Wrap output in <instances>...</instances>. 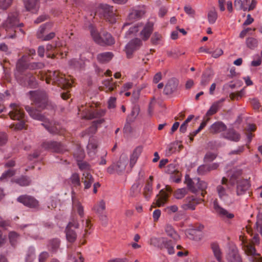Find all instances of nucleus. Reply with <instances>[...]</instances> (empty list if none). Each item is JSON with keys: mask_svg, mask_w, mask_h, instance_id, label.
Returning a JSON list of instances; mask_svg holds the SVG:
<instances>
[{"mask_svg": "<svg viewBox=\"0 0 262 262\" xmlns=\"http://www.w3.org/2000/svg\"><path fill=\"white\" fill-rule=\"evenodd\" d=\"M143 150V147L141 146L137 147L133 151L132 154L130 157L129 165L131 167H133L137 162V161L141 155Z\"/></svg>", "mask_w": 262, "mask_h": 262, "instance_id": "obj_32", "label": "nucleus"}, {"mask_svg": "<svg viewBox=\"0 0 262 262\" xmlns=\"http://www.w3.org/2000/svg\"><path fill=\"white\" fill-rule=\"evenodd\" d=\"M18 16V13L16 12L9 13L7 19L3 23V27L9 38H14L19 33L21 35L25 34L24 31L21 29L23 24L19 23Z\"/></svg>", "mask_w": 262, "mask_h": 262, "instance_id": "obj_2", "label": "nucleus"}, {"mask_svg": "<svg viewBox=\"0 0 262 262\" xmlns=\"http://www.w3.org/2000/svg\"><path fill=\"white\" fill-rule=\"evenodd\" d=\"M247 47L251 49H254L258 46V42L257 39L250 37L247 38L246 41Z\"/></svg>", "mask_w": 262, "mask_h": 262, "instance_id": "obj_48", "label": "nucleus"}, {"mask_svg": "<svg viewBox=\"0 0 262 262\" xmlns=\"http://www.w3.org/2000/svg\"><path fill=\"white\" fill-rule=\"evenodd\" d=\"M35 258V249L33 248H30L27 252L26 260L27 262H32Z\"/></svg>", "mask_w": 262, "mask_h": 262, "instance_id": "obj_55", "label": "nucleus"}, {"mask_svg": "<svg viewBox=\"0 0 262 262\" xmlns=\"http://www.w3.org/2000/svg\"><path fill=\"white\" fill-rule=\"evenodd\" d=\"M52 24L51 23H47L41 25L37 32V37L39 39L43 38L46 29L47 28H50Z\"/></svg>", "mask_w": 262, "mask_h": 262, "instance_id": "obj_47", "label": "nucleus"}, {"mask_svg": "<svg viewBox=\"0 0 262 262\" xmlns=\"http://www.w3.org/2000/svg\"><path fill=\"white\" fill-rule=\"evenodd\" d=\"M241 172H239L237 174H233L229 179V184L231 186H233L235 184L236 186V193L237 195H241L246 193L250 186L249 182L247 179H241L239 175Z\"/></svg>", "mask_w": 262, "mask_h": 262, "instance_id": "obj_7", "label": "nucleus"}, {"mask_svg": "<svg viewBox=\"0 0 262 262\" xmlns=\"http://www.w3.org/2000/svg\"><path fill=\"white\" fill-rule=\"evenodd\" d=\"M153 31V24L150 22L147 23L141 31L140 34L143 40H147L150 36Z\"/></svg>", "mask_w": 262, "mask_h": 262, "instance_id": "obj_33", "label": "nucleus"}, {"mask_svg": "<svg viewBox=\"0 0 262 262\" xmlns=\"http://www.w3.org/2000/svg\"><path fill=\"white\" fill-rule=\"evenodd\" d=\"M17 201L30 208H36L38 206V201L30 195H21L17 198Z\"/></svg>", "mask_w": 262, "mask_h": 262, "instance_id": "obj_19", "label": "nucleus"}, {"mask_svg": "<svg viewBox=\"0 0 262 262\" xmlns=\"http://www.w3.org/2000/svg\"><path fill=\"white\" fill-rule=\"evenodd\" d=\"M223 137L225 139L230 141L237 142L240 139V135L233 129H230L227 132L223 134Z\"/></svg>", "mask_w": 262, "mask_h": 262, "instance_id": "obj_34", "label": "nucleus"}, {"mask_svg": "<svg viewBox=\"0 0 262 262\" xmlns=\"http://www.w3.org/2000/svg\"><path fill=\"white\" fill-rule=\"evenodd\" d=\"M227 259L228 262H242L237 250L236 249L231 250L228 254Z\"/></svg>", "mask_w": 262, "mask_h": 262, "instance_id": "obj_36", "label": "nucleus"}, {"mask_svg": "<svg viewBox=\"0 0 262 262\" xmlns=\"http://www.w3.org/2000/svg\"><path fill=\"white\" fill-rule=\"evenodd\" d=\"M97 148V145L95 141L90 140L87 145V149L88 154L90 155H94L96 152V150Z\"/></svg>", "mask_w": 262, "mask_h": 262, "instance_id": "obj_50", "label": "nucleus"}, {"mask_svg": "<svg viewBox=\"0 0 262 262\" xmlns=\"http://www.w3.org/2000/svg\"><path fill=\"white\" fill-rule=\"evenodd\" d=\"M90 32L94 41L101 46H111L115 43V39L111 34L103 31L99 33L95 28L90 26Z\"/></svg>", "mask_w": 262, "mask_h": 262, "instance_id": "obj_6", "label": "nucleus"}, {"mask_svg": "<svg viewBox=\"0 0 262 262\" xmlns=\"http://www.w3.org/2000/svg\"><path fill=\"white\" fill-rule=\"evenodd\" d=\"M46 81L47 83L56 84L63 89H68L72 86V80L65 78L64 75L58 71H49L46 75Z\"/></svg>", "mask_w": 262, "mask_h": 262, "instance_id": "obj_4", "label": "nucleus"}, {"mask_svg": "<svg viewBox=\"0 0 262 262\" xmlns=\"http://www.w3.org/2000/svg\"><path fill=\"white\" fill-rule=\"evenodd\" d=\"M209 172L207 164L202 165L198 168V172L199 174L204 175Z\"/></svg>", "mask_w": 262, "mask_h": 262, "instance_id": "obj_64", "label": "nucleus"}, {"mask_svg": "<svg viewBox=\"0 0 262 262\" xmlns=\"http://www.w3.org/2000/svg\"><path fill=\"white\" fill-rule=\"evenodd\" d=\"M257 2L256 0H252L249 6H246L242 0H234V5L238 10H243L244 11H250L255 9Z\"/></svg>", "mask_w": 262, "mask_h": 262, "instance_id": "obj_22", "label": "nucleus"}, {"mask_svg": "<svg viewBox=\"0 0 262 262\" xmlns=\"http://www.w3.org/2000/svg\"><path fill=\"white\" fill-rule=\"evenodd\" d=\"M74 156L79 161L83 159L84 157V152L83 149L79 145H76V148L73 153Z\"/></svg>", "mask_w": 262, "mask_h": 262, "instance_id": "obj_44", "label": "nucleus"}, {"mask_svg": "<svg viewBox=\"0 0 262 262\" xmlns=\"http://www.w3.org/2000/svg\"><path fill=\"white\" fill-rule=\"evenodd\" d=\"M114 56L113 54L110 52H106L98 54L97 59L101 63H105L110 61Z\"/></svg>", "mask_w": 262, "mask_h": 262, "instance_id": "obj_37", "label": "nucleus"}, {"mask_svg": "<svg viewBox=\"0 0 262 262\" xmlns=\"http://www.w3.org/2000/svg\"><path fill=\"white\" fill-rule=\"evenodd\" d=\"M104 17L111 23H114L116 21L117 15L116 10H114L113 6L108 5H104L102 6Z\"/></svg>", "mask_w": 262, "mask_h": 262, "instance_id": "obj_16", "label": "nucleus"}, {"mask_svg": "<svg viewBox=\"0 0 262 262\" xmlns=\"http://www.w3.org/2000/svg\"><path fill=\"white\" fill-rule=\"evenodd\" d=\"M172 191L171 188L168 185H166L164 189H161L155 199L156 205L158 207L163 206L167 202Z\"/></svg>", "mask_w": 262, "mask_h": 262, "instance_id": "obj_12", "label": "nucleus"}, {"mask_svg": "<svg viewBox=\"0 0 262 262\" xmlns=\"http://www.w3.org/2000/svg\"><path fill=\"white\" fill-rule=\"evenodd\" d=\"M15 77L17 82L23 86L34 88L37 84L34 73L30 71L23 73H16Z\"/></svg>", "mask_w": 262, "mask_h": 262, "instance_id": "obj_8", "label": "nucleus"}, {"mask_svg": "<svg viewBox=\"0 0 262 262\" xmlns=\"http://www.w3.org/2000/svg\"><path fill=\"white\" fill-rule=\"evenodd\" d=\"M164 230L167 235L171 238L174 242H177L179 239L180 236L171 225L166 224Z\"/></svg>", "mask_w": 262, "mask_h": 262, "instance_id": "obj_29", "label": "nucleus"}, {"mask_svg": "<svg viewBox=\"0 0 262 262\" xmlns=\"http://www.w3.org/2000/svg\"><path fill=\"white\" fill-rule=\"evenodd\" d=\"M16 183L21 186H28L30 183L29 179L26 177H22L16 180Z\"/></svg>", "mask_w": 262, "mask_h": 262, "instance_id": "obj_60", "label": "nucleus"}, {"mask_svg": "<svg viewBox=\"0 0 262 262\" xmlns=\"http://www.w3.org/2000/svg\"><path fill=\"white\" fill-rule=\"evenodd\" d=\"M25 7L27 10L35 13L39 8V0H24Z\"/></svg>", "mask_w": 262, "mask_h": 262, "instance_id": "obj_27", "label": "nucleus"}, {"mask_svg": "<svg viewBox=\"0 0 262 262\" xmlns=\"http://www.w3.org/2000/svg\"><path fill=\"white\" fill-rule=\"evenodd\" d=\"M127 163V156L122 155L116 163H113L107 168V172L110 174H113L115 172L119 174H121L125 170Z\"/></svg>", "mask_w": 262, "mask_h": 262, "instance_id": "obj_10", "label": "nucleus"}, {"mask_svg": "<svg viewBox=\"0 0 262 262\" xmlns=\"http://www.w3.org/2000/svg\"><path fill=\"white\" fill-rule=\"evenodd\" d=\"M243 247L245 254L248 256L249 261L262 262V257L251 244L245 243Z\"/></svg>", "mask_w": 262, "mask_h": 262, "instance_id": "obj_11", "label": "nucleus"}, {"mask_svg": "<svg viewBox=\"0 0 262 262\" xmlns=\"http://www.w3.org/2000/svg\"><path fill=\"white\" fill-rule=\"evenodd\" d=\"M15 174V171L12 169H9L4 172L0 177V180H3L13 176Z\"/></svg>", "mask_w": 262, "mask_h": 262, "instance_id": "obj_62", "label": "nucleus"}, {"mask_svg": "<svg viewBox=\"0 0 262 262\" xmlns=\"http://www.w3.org/2000/svg\"><path fill=\"white\" fill-rule=\"evenodd\" d=\"M19 237V235L14 231L10 232L9 234V238L11 245L14 246L16 243Z\"/></svg>", "mask_w": 262, "mask_h": 262, "instance_id": "obj_54", "label": "nucleus"}, {"mask_svg": "<svg viewBox=\"0 0 262 262\" xmlns=\"http://www.w3.org/2000/svg\"><path fill=\"white\" fill-rule=\"evenodd\" d=\"M226 98H223L219 100L215 101L210 106V108L206 113L207 116H212L217 112V111L221 108L223 105V102L225 101Z\"/></svg>", "mask_w": 262, "mask_h": 262, "instance_id": "obj_24", "label": "nucleus"}, {"mask_svg": "<svg viewBox=\"0 0 262 262\" xmlns=\"http://www.w3.org/2000/svg\"><path fill=\"white\" fill-rule=\"evenodd\" d=\"M213 209L215 213L223 220H228L234 217V214L229 212L228 210L222 207L217 201L213 202Z\"/></svg>", "mask_w": 262, "mask_h": 262, "instance_id": "obj_14", "label": "nucleus"}, {"mask_svg": "<svg viewBox=\"0 0 262 262\" xmlns=\"http://www.w3.org/2000/svg\"><path fill=\"white\" fill-rule=\"evenodd\" d=\"M69 63L71 68L74 69H82L84 66V62L81 59H72Z\"/></svg>", "mask_w": 262, "mask_h": 262, "instance_id": "obj_45", "label": "nucleus"}, {"mask_svg": "<svg viewBox=\"0 0 262 262\" xmlns=\"http://www.w3.org/2000/svg\"><path fill=\"white\" fill-rule=\"evenodd\" d=\"M213 77V75L211 74V72L210 71H206L204 72L201 78V80L200 82V84L202 86H205L207 85L210 81L212 79Z\"/></svg>", "mask_w": 262, "mask_h": 262, "instance_id": "obj_40", "label": "nucleus"}, {"mask_svg": "<svg viewBox=\"0 0 262 262\" xmlns=\"http://www.w3.org/2000/svg\"><path fill=\"white\" fill-rule=\"evenodd\" d=\"M195 180L194 181H192V180L189 178L186 177L185 178V183L186 184L189 189L193 192H196L197 191V189L194 186V185H195Z\"/></svg>", "mask_w": 262, "mask_h": 262, "instance_id": "obj_57", "label": "nucleus"}, {"mask_svg": "<svg viewBox=\"0 0 262 262\" xmlns=\"http://www.w3.org/2000/svg\"><path fill=\"white\" fill-rule=\"evenodd\" d=\"M60 241L58 239H53L50 241L48 247L53 251H56L59 247Z\"/></svg>", "mask_w": 262, "mask_h": 262, "instance_id": "obj_53", "label": "nucleus"}, {"mask_svg": "<svg viewBox=\"0 0 262 262\" xmlns=\"http://www.w3.org/2000/svg\"><path fill=\"white\" fill-rule=\"evenodd\" d=\"M103 119H99L93 121L92 125L86 130V133L90 135L95 134L97 129L98 125L104 122Z\"/></svg>", "mask_w": 262, "mask_h": 262, "instance_id": "obj_41", "label": "nucleus"}, {"mask_svg": "<svg viewBox=\"0 0 262 262\" xmlns=\"http://www.w3.org/2000/svg\"><path fill=\"white\" fill-rule=\"evenodd\" d=\"M153 180V177L150 176L149 178V180H148L146 182V185L144 189V195L145 198L148 200L152 194V182Z\"/></svg>", "mask_w": 262, "mask_h": 262, "instance_id": "obj_35", "label": "nucleus"}, {"mask_svg": "<svg viewBox=\"0 0 262 262\" xmlns=\"http://www.w3.org/2000/svg\"><path fill=\"white\" fill-rule=\"evenodd\" d=\"M202 201H203L202 198H196L194 196H189L185 199V203L182 207L185 210H194L195 206Z\"/></svg>", "mask_w": 262, "mask_h": 262, "instance_id": "obj_20", "label": "nucleus"}, {"mask_svg": "<svg viewBox=\"0 0 262 262\" xmlns=\"http://www.w3.org/2000/svg\"><path fill=\"white\" fill-rule=\"evenodd\" d=\"M32 101L36 108L27 105L25 106L26 111L31 118L42 121L41 125L51 134L64 135L66 130L61 127L58 123L50 122L45 116L40 113L41 110L46 108L48 99L46 92L43 91H32L30 92Z\"/></svg>", "mask_w": 262, "mask_h": 262, "instance_id": "obj_1", "label": "nucleus"}, {"mask_svg": "<svg viewBox=\"0 0 262 262\" xmlns=\"http://www.w3.org/2000/svg\"><path fill=\"white\" fill-rule=\"evenodd\" d=\"M102 84L103 86L100 88V90L106 93L112 92L116 88V83L113 82L112 78L104 80Z\"/></svg>", "mask_w": 262, "mask_h": 262, "instance_id": "obj_28", "label": "nucleus"}, {"mask_svg": "<svg viewBox=\"0 0 262 262\" xmlns=\"http://www.w3.org/2000/svg\"><path fill=\"white\" fill-rule=\"evenodd\" d=\"M145 13L143 8H138L132 10L128 16V19L130 21H134L140 18Z\"/></svg>", "mask_w": 262, "mask_h": 262, "instance_id": "obj_25", "label": "nucleus"}, {"mask_svg": "<svg viewBox=\"0 0 262 262\" xmlns=\"http://www.w3.org/2000/svg\"><path fill=\"white\" fill-rule=\"evenodd\" d=\"M179 81L176 78H171L167 81L164 89V93L166 95H170L174 93L177 89Z\"/></svg>", "mask_w": 262, "mask_h": 262, "instance_id": "obj_21", "label": "nucleus"}, {"mask_svg": "<svg viewBox=\"0 0 262 262\" xmlns=\"http://www.w3.org/2000/svg\"><path fill=\"white\" fill-rule=\"evenodd\" d=\"M186 192L187 191L185 188L178 189L174 192V195L176 199H180L185 196Z\"/></svg>", "mask_w": 262, "mask_h": 262, "instance_id": "obj_61", "label": "nucleus"}, {"mask_svg": "<svg viewBox=\"0 0 262 262\" xmlns=\"http://www.w3.org/2000/svg\"><path fill=\"white\" fill-rule=\"evenodd\" d=\"M94 210L98 214H103L105 209V203L103 200L98 202L94 207Z\"/></svg>", "mask_w": 262, "mask_h": 262, "instance_id": "obj_46", "label": "nucleus"}, {"mask_svg": "<svg viewBox=\"0 0 262 262\" xmlns=\"http://www.w3.org/2000/svg\"><path fill=\"white\" fill-rule=\"evenodd\" d=\"M81 117L87 119H92L103 116L105 112L102 110H98L90 105H81L78 108Z\"/></svg>", "mask_w": 262, "mask_h": 262, "instance_id": "obj_9", "label": "nucleus"}, {"mask_svg": "<svg viewBox=\"0 0 262 262\" xmlns=\"http://www.w3.org/2000/svg\"><path fill=\"white\" fill-rule=\"evenodd\" d=\"M27 55H23L20 59H19L16 63L17 73H23L26 71H29L28 65L27 62Z\"/></svg>", "mask_w": 262, "mask_h": 262, "instance_id": "obj_23", "label": "nucleus"}, {"mask_svg": "<svg viewBox=\"0 0 262 262\" xmlns=\"http://www.w3.org/2000/svg\"><path fill=\"white\" fill-rule=\"evenodd\" d=\"M72 202H73V209L77 212L78 214L81 217L84 215L83 208L77 200V199L72 195Z\"/></svg>", "mask_w": 262, "mask_h": 262, "instance_id": "obj_39", "label": "nucleus"}, {"mask_svg": "<svg viewBox=\"0 0 262 262\" xmlns=\"http://www.w3.org/2000/svg\"><path fill=\"white\" fill-rule=\"evenodd\" d=\"M159 241L161 243L160 247L161 249L163 248H166L169 254L174 253V247L171 240H167L165 237H162L159 239Z\"/></svg>", "mask_w": 262, "mask_h": 262, "instance_id": "obj_26", "label": "nucleus"}, {"mask_svg": "<svg viewBox=\"0 0 262 262\" xmlns=\"http://www.w3.org/2000/svg\"><path fill=\"white\" fill-rule=\"evenodd\" d=\"M142 42L139 38H135L128 42L125 47V51L128 58L132 57L133 52L138 49Z\"/></svg>", "mask_w": 262, "mask_h": 262, "instance_id": "obj_17", "label": "nucleus"}, {"mask_svg": "<svg viewBox=\"0 0 262 262\" xmlns=\"http://www.w3.org/2000/svg\"><path fill=\"white\" fill-rule=\"evenodd\" d=\"M11 110L9 113L10 118L14 120L19 121L16 124H12L10 125L11 128L15 130H21L25 128V115L22 107L18 104L11 103L10 104Z\"/></svg>", "mask_w": 262, "mask_h": 262, "instance_id": "obj_3", "label": "nucleus"}, {"mask_svg": "<svg viewBox=\"0 0 262 262\" xmlns=\"http://www.w3.org/2000/svg\"><path fill=\"white\" fill-rule=\"evenodd\" d=\"M45 66L43 63L41 62H32L29 63L28 65V70H34L36 69H42Z\"/></svg>", "mask_w": 262, "mask_h": 262, "instance_id": "obj_56", "label": "nucleus"}, {"mask_svg": "<svg viewBox=\"0 0 262 262\" xmlns=\"http://www.w3.org/2000/svg\"><path fill=\"white\" fill-rule=\"evenodd\" d=\"M176 164H169L166 168V172L170 174V179L176 182L179 183L181 180V174L176 168Z\"/></svg>", "mask_w": 262, "mask_h": 262, "instance_id": "obj_18", "label": "nucleus"}, {"mask_svg": "<svg viewBox=\"0 0 262 262\" xmlns=\"http://www.w3.org/2000/svg\"><path fill=\"white\" fill-rule=\"evenodd\" d=\"M162 38V36L161 34L157 32H155L154 33L152 37L151 38V41L154 45H157L159 43L160 41Z\"/></svg>", "mask_w": 262, "mask_h": 262, "instance_id": "obj_63", "label": "nucleus"}, {"mask_svg": "<svg viewBox=\"0 0 262 262\" xmlns=\"http://www.w3.org/2000/svg\"><path fill=\"white\" fill-rule=\"evenodd\" d=\"M42 147L57 153H63L66 150L65 147L60 142L52 141L44 142L42 144Z\"/></svg>", "mask_w": 262, "mask_h": 262, "instance_id": "obj_13", "label": "nucleus"}, {"mask_svg": "<svg viewBox=\"0 0 262 262\" xmlns=\"http://www.w3.org/2000/svg\"><path fill=\"white\" fill-rule=\"evenodd\" d=\"M77 164L79 168L81 171H83V173L90 172L91 166L86 162L80 160L77 161Z\"/></svg>", "mask_w": 262, "mask_h": 262, "instance_id": "obj_49", "label": "nucleus"}, {"mask_svg": "<svg viewBox=\"0 0 262 262\" xmlns=\"http://www.w3.org/2000/svg\"><path fill=\"white\" fill-rule=\"evenodd\" d=\"M211 248L214 255L219 262H222V252L219 245L216 243L211 244Z\"/></svg>", "mask_w": 262, "mask_h": 262, "instance_id": "obj_42", "label": "nucleus"}, {"mask_svg": "<svg viewBox=\"0 0 262 262\" xmlns=\"http://www.w3.org/2000/svg\"><path fill=\"white\" fill-rule=\"evenodd\" d=\"M79 227V224L76 220H73L68 224L66 230V237L67 240L70 243H73L76 239L77 234L75 231L72 228H77Z\"/></svg>", "mask_w": 262, "mask_h": 262, "instance_id": "obj_15", "label": "nucleus"}, {"mask_svg": "<svg viewBox=\"0 0 262 262\" xmlns=\"http://www.w3.org/2000/svg\"><path fill=\"white\" fill-rule=\"evenodd\" d=\"M239 239L242 242V247H243V245H244V243H248L250 244H251L254 248V246L253 245L254 244H257L259 243V236H258V235L257 234H255L253 238H252V242L251 243H250L249 242L246 238H245L244 236H243V235H240L239 236ZM242 249H243V247H242ZM255 249V248H254ZM244 251V250L243 249Z\"/></svg>", "mask_w": 262, "mask_h": 262, "instance_id": "obj_43", "label": "nucleus"}, {"mask_svg": "<svg viewBox=\"0 0 262 262\" xmlns=\"http://www.w3.org/2000/svg\"><path fill=\"white\" fill-rule=\"evenodd\" d=\"M71 181L73 185V186L75 187H80V177L78 173H73L71 178Z\"/></svg>", "mask_w": 262, "mask_h": 262, "instance_id": "obj_51", "label": "nucleus"}, {"mask_svg": "<svg viewBox=\"0 0 262 262\" xmlns=\"http://www.w3.org/2000/svg\"><path fill=\"white\" fill-rule=\"evenodd\" d=\"M196 181L195 183V186L201 191V195L204 197L205 195L207 193L206 189L208 187V183L204 181L201 180L200 179L195 180Z\"/></svg>", "mask_w": 262, "mask_h": 262, "instance_id": "obj_38", "label": "nucleus"}, {"mask_svg": "<svg viewBox=\"0 0 262 262\" xmlns=\"http://www.w3.org/2000/svg\"><path fill=\"white\" fill-rule=\"evenodd\" d=\"M217 13L215 9L210 10L208 13V19L210 24H214L217 19Z\"/></svg>", "mask_w": 262, "mask_h": 262, "instance_id": "obj_52", "label": "nucleus"}, {"mask_svg": "<svg viewBox=\"0 0 262 262\" xmlns=\"http://www.w3.org/2000/svg\"><path fill=\"white\" fill-rule=\"evenodd\" d=\"M217 157V154L215 152L208 151L204 157V161L210 162L213 161Z\"/></svg>", "mask_w": 262, "mask_h": 262, "instance_id": "obj_58", "label": "nucleus"}, {"mask_svg": "<svg viewBox=\"0 0 262 262\" xmlns=\"http://www.w3.org/2000/svg\"><path fill=\"white\" fill-rule=\"evenodd\" d=\"M229 182V180L226 177H223L221 183L216 187L219 198L227 205L231 204L234 202V200L230 195L231 186Z\"/></svg>", "mask_w": 262, "mask_h": 262, "instance_id": "obj_5", "label": "nucleus"}, {"mask_svg": "<svg viewBox=\"0 0 262 262\" xmlns=\"http://www.w3.org/2000/svg\"><path fill=\"white\" fill-rule=\"evenodd\" d=\"M226 125L221 121H217L214 123L210 127V132L212 134H216L225 130Z\"/></svg>", "mask_w": 262, "mask_h": 262, "instance_id": "obj_31", "label": "nucleus"}, {"mask_svg": "<svg viewBox=\"0 0 262 262\" xmlns=\"http://www.w3.org/2000/svg\"><path fill=\"white\" fill-rule=\"evenodd\" d=\"M13 0H0V9L6 10L12 5Z\"/></svg>", "mask_w": 262, "mask_h": 262, "instance_id": "obj_59", "label": "nucleus"}, {"mask_svg": "<svg viewBox=\"0 0 262 262\" xmlns=\"http://www.w3.org/2000/svg\"><path fill=\"white\" fill-rule=\"evenodd\" d=\"M81 182L84 184V189H89L94 182V179L90 172L83 173Z\"/></svg>", "mask_w": 262, "mask_h": 262, "instance_id": "obj_30", "label": "nucleus"}]
</instances>
